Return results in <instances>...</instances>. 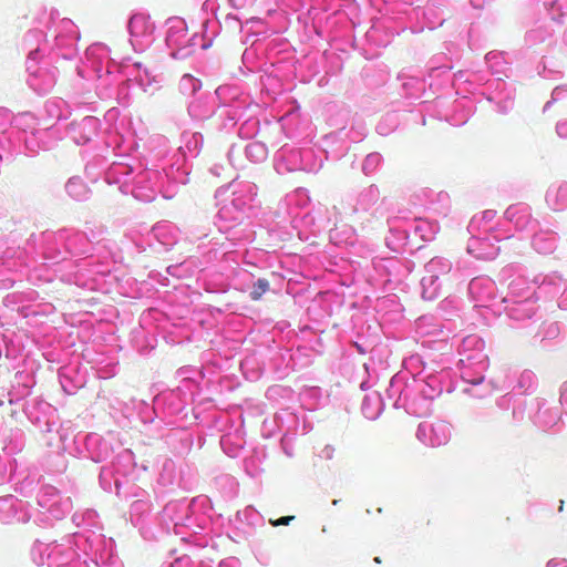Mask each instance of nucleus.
<instances>
[{
    "label": "nucleus",
    "instance_id": "7ed1b4c3",
    "mask_svg": "<svg viewBox=\"0 0 567 567\" xmlns=\"http://www.w3.org/2000/svg\"><path fill=\"white\" fill-rule=\"evenodd\" d=\"M323 453H324L326 457L331 458L332 457V453H333V449L330 447V446H326L324 450H323Z\"/></svg>",
    "mask_w": 567,
    "mask_h": 567
},
{
    "label": "nucleus",
    "instance_id": "f03ea898",
    "mask_svg": "<svg viewBox=\"0 0 567 567\" xmlns=\"http://www.w3.org/2000/svg\"><path fill=\"white\" fill-rule=\"evenodd\" d=\"M293 519H295V516H284L277 520H271L270 523L274 526L288 525Z\"/></svg>",
    "mask_w": 567,
    "mask_h": 567
},
{
    "label": "nucleus",
    "instance_id": "f257e3e1",
    "mask_svg": "<svg viewBox=\"0 0 567 567\" xmlns=\"http://www.w3.org/2000/svg\"><path fill=\"white\" fill-rule=\"evenodd\" d=\"M269 290V282L266 279H258L250 291V298L252 300H259L265 292Z\"/></svg>",
    "mask_w": 567,
    "mask_h": 567
}]
</instances>
